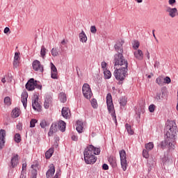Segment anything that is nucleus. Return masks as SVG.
<instances>
[{
    "label": "nucleus",
    "mask_w": 178,
    "mask_h": 178,
    "mask_svg": "<svg viewBox=\"0 0 178 178\" xmlns=\"http://www.w3.org/2000/svg\"><path fill=\"white\" fill-rule=\"evenodd\" d=\"M104 74L105 79H111V77H112V73H111V71L108 70H104Z\"/></svg>",
    "instance_id": "473e14b6"
},
{
    "label": "nucleus",
    "mask_w": 178,
    "mask_h": 178,
    "mask_svg": "<svg viewBox=\"0 0 178 178\" xmlns=\"http://www.w3.org/2000/svg\"><path fill=\"white\" fill-rule=\"evenodd\" d=\"M155 99L157 102H161V101L165 99V93H163V92L157 93Z\"/></svg>",
    "instance_id": "a211bd4d"
},
{
    "label": "nucleus",
    "mask_w": 178,
    "mask_h": 178,
    "mask_svg": "<svg viewBox=\"0 0 178 178\" xmlns=\"http://www.w3.org/2000/svg\"><path fill=\"white\" fill-rule=\"evenodd\" d=\"M152 34H153V37L156 40V41L158 42V39L156 38V36L155 35V29H154L152 31Z\"/></svg>",
    "instance_id": "13d9d810"
},
{
    "label": "nucleus",
    "mask_w": 178,
    "mask_h": 178,
    "mask_svg": "<svg viewBox=\"0 0 178 178\" xmlns=\"http://www.w3.org/2000/svg\"><path fill=\"white\" fill-rule=\"evenodd\" d=\"M156 108V106H155V104H151L149 106V112H151V113H154V112H155Z\"/></svg>",
    "instance_id": "a19ab883"
},
{
    "label": "nucleus",
    "mask_w": 178,
    "mask_h": 178,
    "mask_svg": "<svg viewBox=\"0 0 178 178\" xmlns=\"http://www.w3.org/2000/svg\"><path fill=\"white\" fill-rule=\"evenodd\" d=\"M90 103L91 106H92V108H94V109H97V108H98V102H97V99H92Z\"/></svg>",
    "instance_id": "72a5a7b5"
},
{
    "label": "nucleus",
    "mask_w": 178,
    "mask_h": 178,
    "mask_svg": "<svg viewBox=\"0 0 178 178\" xmlns=\"http://www.w3.org/2000/svg\"><path fill=\"white\" fill-rule=\"evenodd\" d=\"M62 116L65 118V119H69L70 116H72V113H70V110L67 107H63L61 111Z\"/></svg>",
    "instance_id": "2eb2a0df"
},
{
    "label": "nucleus",
    "mask_w": 178,
    "mask_h": 178,
    "mask_svg": "<svg viewBox=\"0 0 178 178\" xmlns=\"http://www.w3.org/2000/svg\"><path fill=\"white\" fill-rule=\"evenodd\" d=\"M147 77L148 79H151V75H149Z\"/></svg>",
    "instance_id": "338daca9"
},
{
    "label": "nucleus",
    "mask_w": 178,
    "mask_h": 178,
    "mask_svg": "<svg viewBox=\"0 0 178 178\" xmlns=\"http://www.w3.org/2000/svg\"><path fill=\"white\" fill-rule=\"evenodd\" d=\"M54 175H55V165H54V164H51L49 165V169L46 172V177L47 178L52 177Z\"/></svg>",
    "instance_id": "dca6fc26"
},
{
    "label": "nucleus",
    "mask_w": 178,
    "mask_h": 178,
    "mask_svg": "<svg viewBox=\"0 0 178 178\" xmlns=\"http://www.w3.org/2000/svg\"><path fill=\"white\" fill-rule=\"evenodd\" d=\"M132 47L135 51L138 50V48H140V42H138V40H134L132 43Z\"/></svg>",
    "instance_id": "7c9ffc66"
},
{
    "label": "nucleus",
    "mask_w": 178,
    "mask_h": 178,
    "mask_svg": "<svg viewBox=\"0 0 178 178\" xmlns=\"http://www.w3.org/2000/svg\"><path fill=\"white\" fill-rule=\"evenodd\" d=\"M53 154H54V148H50L45 153L46 159H49V158L52 156Z\"/></svg>",
    "instance_id": "bb28decb"
},
{
    "label": "nucleus",
    "mask_w": 178,
    "mask_h": 178,
    "mask_svg": "<svg viewBox=\"0 0 178 178\" xmlns=\"http://www.w3.org/2000/svg\"><path fill=\"white\" fill-rule=\"evenodd\" d=\"M26 88L28 91H33L35 88L42 90V86L40 84V82L35 81L34 79L32 78L26 84Z\"/></svg>",
    "instance_id": "39448f33"
},
{
    "label": "nucleus",
    "mask_w": 178,
    "mask_h": 178,
    "mask_svg": "<svg viewBox=\"0 0 178 178\" xmlns=\"http://www.w3.org/2000/svg\"><path fill=\"white\" fill-rule=\"evenodd\" d=\"M136 2H137L138 3H141V2H143V0H135Z\"/></svg>",
    "instance_id": "0e129e2a"
},
{
    "label": "nucleus",
    "mask_w": 178,
    "mask_h": 178,
    "mask_svg": "<svg viewBox=\"0 0 178 178\" xmlns=\"http://www.w3.org/2000/svg\"><path fill=\"white\" fill-rule=\"evenodd\" d=\"M4 104L7 105V106H10V105L12 104V102H10V97H6L4 98Z\"/></svg>",
    "instance_id": "f704fd0d"
},
{
    "label": "nucleus",
    "mask_w": 178,
    "mask_h": 178,
    "mask_svg": "<svg viewBox=\"0 0 178 178\" xmlns=\"http://www.w3.org/2000/svg\"><path fill=\"white\" fill-rule=\"evenodd\" d=\"M19 53L16 52V53L15 54L14 60H19Z\"/></svg>",
    "instance_id": "603ef678"
},
{
    "label": "nucleus",
    "mask_w": 178,
    "mask_h": 178,
    "mask_svg": "<svg viewBox=\"0 0 178 178\" xmlns=\"http://www.w3.org/2000/svg\"><path fill=\"white\" fill-rule=\"evenodd\" d=\"M40 127H42V129H45V127H47V121H45V120H42L40 122Z\"/></svg>",
    "instance_id": "37998d69"
},
{
    "label": "nucleus",
    "mask_w": 178,
    "mask_h": 178,
    "mask_svg": "<svg viewBox=\"0 0 178 178\" xmlns=\"http://www.w3.org/2000/svg\"><path fill=\"white\" fill-rule=\"evenodd\" d=\"M71 138L73 141H77L79 140V138L76 135H72Z\"/></svg>",
    "instance_id": "864d4df0"
},
{
    "label": "nucleus",
    "mask_w": 178,
    "mask_h": 178,
    "mask_svg": "<svg viewBox=\"0 0 178 178\" xmlns=\"http://www.w3.org/2000/svg\"><path fill=\"white\" fill-rule=\"evenodd\" d=\"M165 12L166 13H168L170 17H172V19L175 18V16H177V8H172L170 6H167L165 8Z\"/></svg>",
    "instance_id": "6e6552de"
},
{
    "label": "nucleus",
    "mask_w": 178,
    "mask_h": 178,
    "mask_svg": "<svg viewBox=\"0 0 178 178\" xmlns=\"http://www.w3.org/2000/svg\"><path fill=\"white\" fill-rule=\"evenodd\" d=\"M123 44L124 40H120L115 45V49L118 52L114 56V76L116 80L123 81L124 77L127 76V67H129V63L124 59L123 56Z\"/></svg>",
    "instance_id": "f257e3e1"
},
{
    "label": "nucleus",
    "mask_w": 178,
    "mask_h": 178,
    "mask_svg": "<svg viewBox=\"0 0 178 178\" xmlns=\"http://www.w3.org/2000/svg\"><path fill=\"white\" fill-rule=\"evenodd\" d=\"M12 113L14 118H19V116H20V110L17 108H15L13 110Z\"/></svg>",
    "instance_id": "a878e982"
},
{
    "label": "nucleus",
    "mask_w": 178,
    "mask_h": 178,
    "mask_svg": "<svg viewBox=\"0 0 178 178\" xmlns=\"http://www.w3.org/2000/svg\"><path fill=\"white\" fill-rule=\"evenodd\" d=\"M145 148L147 151H152V149H154V143L149 142L145 144Z\"/></svg>",
    "instance_id": "b1692460"
},
{
    "label": "nucleus",
    "mask_w": 178,
    "mask_h": 178,
    "mask_svg": "<svg viewBox=\"0 0 178 178\" xmlns=\"http://www.w3.org/2000/svg\"><path fill=\"white\" fill-rule=\"evenodd\" d=\"M102 169L104 170H108V169H109V166H108L106 163H104L102 165Z\"/></svg>",
    "instance_id": "3c124183"
},
{
    "label": "nucleus",
    "mask_w": 178,
    "mask_h": 178,
    "mask_svg": "<svg viewBox=\"0 0 178 178\" xmlns=\"http://www.w3.org/2000/svg\"><path fill=\"white\" fill-rule=\"evenodd\" d=\"M9 31H10V29L8 27H6V28L4 29L3 32H4L5 34H8V33Z\"/></svg>",
    "instance_id": "6e6d98bb"
},
{
    "label": "nucleus",
    "mask_w": 178,
    "mask_h": 178,
    "mask_svg": "<svg viewBox=\"0 0 178 178\" xmlns=\"http://www.w3.org/2000/svg\"><path fill=\"white\" fill-rule=\"evenodd\" d=\"M15 143H20L22 141V137L20 136V135L19 134H16L15 135Z\"/></svg>",
    "instance_id": "4c0bfd02"
},
{
    "label": "nucleus",
    "mask_w": 178,
    "mask_h": 178,
    "mask_svg": "<svg viewBox=\"0 0 178 178\" xmlns=\"http://www.w3.org/2000/svg\"><path fill=\"white\" fill-rule=\"evenodd\" d=\"M101 65H102V67L103 68L104 71L107 70H106V63H105V61L102 62Z\"/></svg>",
    "instance_id": "09e8293b"
},
{
    "label": "nucleus",
    "mask_w": 178,
    "mask_h": 178,
    "mask_svg": "<svg viewBox=\"0 0 178 178\" xmlns=\"http://www.w3.org/2000/svg\"><path fill=\"white\" fill-rule=\"evenodd\" d=\"M27 98H29V94L27 92H23L21 95V101L25 109L27 108Z\"/></svg>",
    "instance_id": "4468645a"
},
{
    "label": "nucleus",
    "mask_w": 178,
    "mask_h": 178,
    "mask_svg": "<svg viewBox=\"0 0 178 178\" xmlns=\"http://www.w3.org/2000/svg\"><path fill=\"white\" fill-rule=\"evenodd\" d=\"M51 54L52 55V56H58V55H59V52L58 51V49L53 48L51 50Z\"/></svg>",
    "instance_id": "58836bf2"
},
{
    "label": "nucleus",
    "mask_w": 178,
    "mask_h": 178,
    "mask_svg": "<svg viewBox=\"0 0 178 178\" xmlns=\"http://www.w3.org/2000/svg\"><path fill=\"white\" fill-rule=\"evenodd\" d=\"M119 154L120 158L121 168H122V170L126 171L127 170V166H129V164L127 163V156L126 154V151H124V149L120 150Z\"/></svg>",
    "instance_id": "423d86ee"
},
{
    "label": "nucleus",
    "mask_w": 178,
    "mask_h": 178,
    "mask_svg": "<svg viewBox=\"0 0 178 178\" xmlns=\"http://www.w3.org/2000/svg\"><path fill=\"white\" fill-rule=\"evenodd\" d=\"M46 54H47V49L45 48L44 46H42L41 50H40V55L42 59H44Z\"/></svg>",
    "instance_id": "2f4dec72"
},
{
    "label": "nucleus",
    "mask_w": 178,
    "mask_h": 178,
    "mask_svg": "<svg viewBox=\"0 0 178 178\" xmlns=\"http://www.w3.org/2000/svg\"><path fill=\"white\" fill-rule=\"evenodd\" d=\"M5 137H6V131L4 129L0 130V149L5 147Z\"/></svg>",
    "instance_id": "9d476101"
},
{
    "label": "nucleus",
    "mask_w": 178,
    "mask_h": 178,
    "mask_svg": "<svg viewBox=\"0 0 178 178\" xmlns=\"http://www.w3.org/2000/svg\"><path fill=\"white\" fill-rule=\"evenodd\" d=\"M147 58L149 59V53H147Z\"/></svg>",
    "instance_id": "69168bd1"
},
{
    "label": "nucleus",
    "mask_w": 178,
    "mask_h": 178,
    "mask_svg": "<svg viewBox=\"0 0 178 178\" xmlns=\"http://www.w3.org/2000/svg\"><path fill=\"white\" fill-rule=\"evenodd\" d=\"M13 66H14V67H19V60H14Z\"/></svg>",
    "instance_id": "8fccbe9b"
},
{
    "label": "nucleus",
    "mask_w": 178,
    "mask_h": 178,
    "mask_svg": "<svg viewBox=\"0 0 178 178\" xmlns=\"http://www.w3.org/2000/svg\"><path fill=\"white\" fill-rule=\"evenodd\" d=\"M61 44H62V45H66V40H65V39L63 40L61 42Z\"/></svg>",
    "instance_id": "680f3d73"
},
{
    "label": "nucleus",
    "mask_w": 178,
    "mask_h": 178,
    "mask_svg": "<svg viewBox=\"0 0 178 178\" xmlns=\"http://www.w3.org/2000/svg\"><path fill=\"white\" fill-rule=\"evenodd\" d=\"M90 32L92 33V34H95V33H97V28L95 26H92L90 27Z\"/></svg>",
    "instance_id": "a18cd8bd"
},
{
    "label": "nucleus",
    "mask_w": 178,
    "mask_h": 178,
    "mask_svg": "<svg viewBox=\"0 0 178 178\" xmlns=\"http://www.w3.org/2000/svg\"><path fill=\"white\" fill-rule=\"evenodd\" d=\"M51 79H58V72H51Z\"/></svg>",
    "instance_id": "de8ad7c7"
},
{
    "label": "nucleus",
    "mask_w": 178,
    "mask_h": 178,
    "mask_svg": "<svg viewBox=\"0 0 178 178\" xmlns=\"http://www.w3.org/2000/svg\"><path fill=\"white\" fill-rule=\"evenodd\" d=\"M134 58L138 60H143L144 59V54L142 50L138 49L134 51Z\"/></svg>",
    "instance_id": "ddd939ff"
},
{
    "label": "nucleus",
    "mask_w": 178,
    "mask_h": 178,
    "mask_svg": "<svg viewBox=\"0 0 178 178\" xmlns=\"http://www.w3.org/2000/svg\"><path fill=\"white\" fill-rule=\"evenodd\" d=\"M32 66L33 70H35V72H40L41 73L44 72V67H42V65H41V63L38 60H34L33 62Z\"/></svg>",
    "instance_id": "1a4fd4ad"
},
{
    "label": "nucleus",
    "mask_w": 178,
    "mask_h": 178,
    "mask_svg": "<svg viewBox=\"0 0 178 178\" xmlns=\"http://www.w3.org/2000/svg\"><path fill=\"white\" fill-rule=\"evenodd\" d=\"M168 4L170 5V6H173L176 4V0H168Z\"/></svg>",
    "instance_id": "49530a36"
},
{
    "label": "nucleus",
    "mask_w": 178,
    "mask_h": 178,
    "mask_svg": "<svg viewBox=\"0 0 178 178\" xmlns=\"http://www.w3.org/2000/svg\"><path fill=\"white\" fill-rule=\"evenodd\" d=\"M10 168H16L17 166V163H19V154H13V156L10 161Z\"/></svg>",
    "instance_id": "9b49d317"
},
{
    "label": "nucleus",
    "mask_w": 178,
    "mask_h": 178,
    "mask_svg": "<svg viewBox=\"0 0 178 178\" xmlns=\"http://www.w3.org/2000/svg\"><path fill=\"white\" fill-rule=\"evenodd\" d=\"M127 104V99L124 97H122L121 99H120V104L121 106H126Z\"/></svg>",
    "instance_id": "c9c22d12"
},
{
    "label": "nucleus",
    "mask_w": 178,
    "mask_h": 178,
    "mask_svg": "<svg viewBox=\"0 0 178 178\" xmlns=\"http://www.w3.org/2000/svg\"><path fill=\"white\" fill-rule=\"evenodd\" d=\"M59 99L60 102L65 103L67 101V98L66 97V94L61 92L59 95Z\"/></svg>",
    "instance_id": "cd10ccee"
},
{
    "label": "nucleus",
    "mask_w": 178,
    "mask_h": 178,
    "mask_svg": "<svg viewBox=\"0 0 178 178\" xmlns=\"http://www.w3.org/2000/svg\"><path fill=\"white\" fill-rule=\"evenodd\" d=\"M17 130H22V124L19 123L17 125Z\"/></svg>",
    "instance_id": "bf43d9fd"
},
{
    "label": "nucleus",
    "mask_w": 178,
    "mask_h": 178,
    "mask_svg": "<svg viewBox=\"0 0 178 178\" xmlns=\"http://www.w3.org/2000/svg\"><path fill=\"white\" fill-rule=\"evenodd\" d=\"M166 138L161 143V147L163 149L168 148V149H173L176 145V137H177V126L176 122L168 121L165 127Z\"/></svg>",
    "instance_id": "f03ea898"
},
{
    "label": "nucleus",
    "mask_w": 178,
    "mask_h": 178,
    "mask_svg": "<svg viewBox=\"0 0 178 178\" xmlns=\"http://www.w3.org/2000/svg\"><path fill=\"white\" fill-rule=\"evenodd\" d=\"M38 122V120L35 119H32L30 122V127L31 128L35 127V124Z\"/></svg>",
    "instance_id": "ea45409f"
},
{
    "label": "nucleus",
    "mask_w": 178,
    "mask_h": 178,
    "mask_svg": "<svg viewBox=\"0 0 178 178\" xmlns=\"http://www.w3.org/2000/svg\"><path fill=\"white\" fill-rule=\"evenodd\" d=\"M108 162L113 168H116V166H117L116 157H115L113 156H110L108 158Z\"/></svg>",
    "instance_id": "aec40b11"
},
{
    "label": "nucleus",
    "mask_w": 178,
    "mask_h": 178,
    "mask_svg": "<svg viewBox=\"0 0 178 178\" xmlns=\"http://www.w3.org/2000/svg\"><path fill=\"white\" fill-rule=\"evenodd\" d=\"M156 83L159 85V86H163V84H165V81H164V79L162 76H159L158 78H156Z\"/></svg>",
    "instance_id": "393cba45"
},
{
    "label": "nucleus",
    "mask_w": 178,
    "mask_h": 178,
    "mask_svg": "<svg viewBox=\"0 0 178 178\" xmlns=\"http://www.w3.org/2000/svg\"><path fill=\"white\" fill-rule=\"evenodd\" d=\"M32 106L33 108L35 111H38V112H40L41 111V104L38 103V97H36L34 99H33Z\"/></svg>",
    "instance_id": "f8f14e48"
},
{
    "label": "nucleus",
    "mask_w": 178,
    "mask_h": 178,
    "mask_svg": "<svg viewBox=\"0 0 178 178\" xmlns=\"http://www.w3.org/2000/svg\"><path fill=\"white\" fill-rule=\"evenodd\" d=\"M20 178H26V172L24 171L22 172Z\"/></svg>",
    "instance_id": "4d7b16f0"
},
{
    "label": "nucleus",
    "mask_w": 178,
    "mask_h": 178,
    "mask_svg": "<svg viewBox=\"0 0 178 178\" xmlns=\"http://www.w3.org/2000/svg\"><path fill=\"white\" fill-rule=\"evenodd\" d=\"M1 83H3V84L6 83V76H4L3 79H1Z\"/></svg>",
    "instance_id": "052dcab7"
},
{
    "label": "nucleus",
    "mask_w": 178,
    "mask_h": 178,
    "mask_svg": "<svg viewBox=\"0 0 178 178\" xmlns=\"http://www.w3.org/2000/svg\"><path fill=\"white\" fill-rule=\"evenodd\" d=\"M171 81L172 80L170 79V77L166 76L164 78V83H165V84H170Z\"/></svg>",
    "instance_id": "c03bdc74"
},
{
    "label": "nucleus",
    "mask_w": 178,
    "mask_h": 178,
    "mask_svg": "<svg viewBox=\"0 0 178 178\" xmlns=\"http://www.w3.org/2000/svg\"><path fill=\"white\" fill-rule=\"evenodd\" d=\"M52 102V100H51V98H48L45 99L44 103V106L45 109H48L49 106H51V104Z\"/></svg>",
    "instance_id": "c756f323"
},
{
    "label": "nucleus",
    "mask_w": 178,
    "mask_h": 178,
    "mask_svg": "<svg viewBox=\"0 0 178 178\" xmlns=\"http://www.w3.org/2000/svg\"><path fill=\"white\" fill-rule=\"evenodd\" d=\"M82 94L86 99H91L92 97V90L88 83H84L82 87Z\"/></svg>",
    "instance_id": "0eeeda50"
},
{
    "label": "nucleus",
    "mask_w": 178,
    "mask_h": 178,
    "mask_svg": "<svg viewBox=\"0 0 178 178\" xmlns=\"http://www.w3.org/2000/svg\"><path fill=\"white\" fill-rule=\"evenodd\" d=\"M156 66H157V67H158V66H159V63H158V62L155 63L154 67H156Z\"/></svg>",
    "instance_id": "e2e57ef3"
},
{
    "label": "nucleus",
    "mask_w": 178,
    "mask_h": 178,
    "mask_svg": "<svg viewBox=\"0 0 178 178\" xmlns=\"http://www.w3.org/2000/svg\"><path fill=\"white\" fill-rule=\"evenodd\" d=\"M26 168H27V163H24L22 164V172H24V170H26Z\"/></svg>",
    "instance_id": "5fc2aeb1"
},
{
    "label": "nucleus",
    "mask_w": 178,
    "mask_h": 178,
    "mask_svg": "<svg viewBox=\"0 0 178 178\" xmlns=\"http://www.w3.org/2000/svg\"><path fill=\"white\" fill-rule=\"evenodd\" d=\"M31 178H36L37 177V170H38V164H33L31 165Z\"/></svg>",
    "instance_id": "f3484780"
},
{
    "label": "nucleus",
    "mask_w": 178,
    "mask_h": 178,
    "mask_svg": "<svg viewBox=\"0 0 178 178\" xmlns=\"http://www.w3.org/2000/svg\"><path fill=\"white\" fill-rule=\"evenodd\" d=\"M56 124H51L49 131L48 133V136H51L54 133H56Z\"/></svg>",
    "instance_id": "5701e85b"
},
{
    "label": "nucleus",
    "mask_w": 178,
    "mask_h": 178,
    "mask_svg": "<svg viewBox=\"0 0 178 178\" xmlns=\"http://www.w3.org/2000/svg\"><path fill=\"white\" fill-rule=\"evenodd\" d=\"M100 153L101 149H99V148H96L92 145L88 146L83 152L86 163L88 165L95 163V162H97L95 155H99Z\"/></svg>",
    "instance_id": "7ed1b4c3"
},
{
    "label": "nucleus",
    "mask_w": 178,
    "mask_h": 178,
    "mask_svg": "<svg viewBox=\"0 0 178 178\" xmlns=\"http://www.w3.org/2000/svg\"><path fill=\"white\" fill-rule=\"evenodd\" d=\"M58 129L60 130V131H65L66 129V122L65 121H60L58 122Z\"/></svg>",
    "instance_id": "412c9836"
},
{
    "label": "nucleus",
    "mask_w": 178,
    "mask_h": 178,
    "mask_svg": "<svg viewBox=\"0 0 178 178\" xmlns=\"http://www.w3.org/2000/svg\"><path fill=\"white\" fill-rule=\"evenodd\" d=\"M76 131L78 133H83V122L81 121L76 122Z\"/></svg>",
    "instance_id": "4be33fe9"
},
{
    "label": "nucleus",
    "mask_w": 178,
    "mask_h": 178,
    "mask_svg": "<svg viewBox=\"0 0 178 178\" xmlns=\"http://www.w3.org/2000/svg\"><path fill=\"white\" fill-rule=\"evenodd\" d=\"M79 37L81 42H87L88 38L84 31H82L81 33H79Z\"/></svg>",
    "instance_id": "6ab92c4d"
},
{
    "label": "nucleus",
    "mask_w": 178,
    "mask_h": 178,
    "mask_svg": "<svg viewBox=\"0 0 178 178\" xmlns=\"http://www.w3.org/2000/svg\"><path fill=\"white\" fill-rule=\"evenodd\" d=\"M106 104H107V108L111 113L113 120L118 123V120H116V113H115V107L113 106V101L112 99V95L111 93L107 94L106 96Z\"/></svg>",
    "instance_id": "20e7f679"
},
{
    "label": "nucleus",
    "mask_w": 178,
    "mask_h": 178,
    "mask_svg": "<svg viewBox=\"0 0 178 178\" xmlns=\"http://www.w3.org/2000/svg\"><path fill=\"white\" fill-rule=\"evenodd\" d=\"M125 128L127 129L128 134H130L131 136H133V134H134V131H133V129H131V126L130 124H126Z\"/></svg>",
    "instance_id": "c85d7f7f"
},
{
    "label": "nucleus",
    "mask_w": 178,
    "mask_h": 178,
    "mask_svg": "<svg viewBox=\"0 0 178 178\" xmlns=\"http://www.w3.org/2000/svg\"><path fill=\"white\" fill-rule=\"evenodd\" d=\"M149 150L143 149V158H145L146 159H148L149 158V153L148 152Z\"/></svg>",
    "instance_id": "e433bc0d"
},
{
    "label": "nucleus",
    "mask_w": 178,
    "mask_h": 178,
    "mask_svg": "<svg viewBox=\"0 0 178 178\" xmlns=\"http://www.w3.org/2000/svg\"><path fill=\"white\" fill-rule=\"evenodd\" d=\"M51 73H57L58 72V70L56 69V67L55 66V65H54V63H51Z\"/></svg>",
    "instance_id": "79ce46f5"
}]
</instances>
